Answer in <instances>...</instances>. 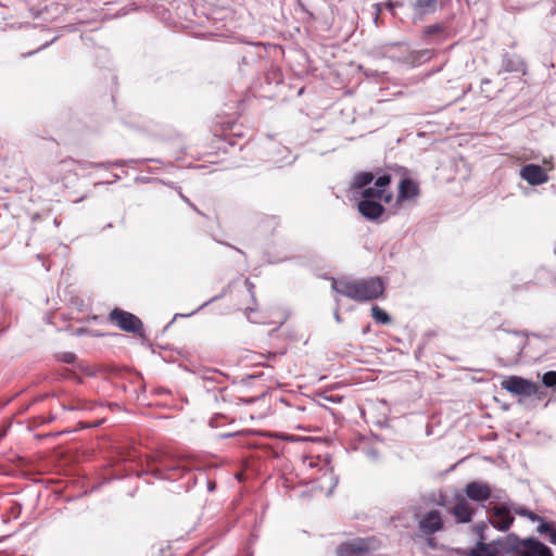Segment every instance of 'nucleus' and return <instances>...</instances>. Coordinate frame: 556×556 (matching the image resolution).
Listing matches in <instances>:
<instances>
[{
  "label": "nucleus",
  "instance_id": "obj_40",
  "mask_svg": "<svg viewBox=\"0 0 556 556\" xmlns=\"http://www.w3.org/2000/svg\"><path fill=\"white\" fill-rule=\"evenodd\" d=\"M226 247L231 248V249H235V245H231V244H229V243H226Z\"/></svg>",
  "mask_w": 556,
  "mask_h": 556
},
{
  "label": "nucleus",
  "instance_id": "obj_18",
  "mask_svg": "<svg viewBox=\"0 0 556 556\" xmlns=\"http://www.w3.org/2000/svg\"><path fill=\"white\" fill-rule=\"evenodd\" d=\"M446 30L447 26L445 24L435 23L424 28L422 38L428 43L432 42L431 37L433 36H441L442 39H444V34L446 33Z\"/></svg>",
  "mask_w": 556,
  "mask_h": 556
},
{
  "label": "nucleus",
  "instance_id": "obj_43",
  "mask_svg": "<svg viewBox=\"0 0 556 556\" xmlns=\"http://www.w3.org/2000/svg\"><path fill=\"white\" fill-rule=\"evenodd\" d=\"M216 299H218V296L212 298L210 302L215 301Z\"/></svg>",
  "mask_w": 556,
  "mask_h": 556
},
{
  "label": "nucleus",
  "instance_id": "obj_3",
  "mask_svg": "<svg viewBox=\"0 0 556 556\" xmlns=\"http://www.w3.org/2000/svg\"><path fill=\"white\" fill-rule=\"evenodd\" d=\"M526 539H520L515 533L494 540L490 543L478 542L470 549L469 556H506L525 547Z\"/></svg>",
  "mask_w": 556,
  "mask_h": 556
},
{
  "label": "nucleus",
  "instance_id": "obj_21",
  "mask_svg": "<svg viewBox=\"0 0 556 556\" xmlns=\"http://www.w3.org/2000/svg\"><path fill=\"white\" fill-rule=\"evenodd\" d=\"M371 316L379 324L387 325L391 323V317L389 314L377 305L372 306Z\"/></svg>",
  "mask_w": 556,
  "mask_h": 556
},
{
  "label": "nucleus",
  "instance_id": "obj_2",
  "mask_svg": "<svg viewBox=\"0 0 556 556\" xmlns=\"http://www.w3.org/2000/svg\"><path fill=\"white\" fill-rule=\"evenodd\" d=\"M332 289L356 302H366L380 298L384 286L379 277L355 280H333Z\"/></svg>",
  "mask_w": 556,
  "mask_h": 556
},
{
  "label": "nucleus",
  "instance_id": "obj_24",
  "mask_svg": "<svg viewBox=\"0 0 556 556\" xmlns=\"http://www.w3.org/2000/svg\"><path fill=\"white\" fill-rule=\"evenodd\" d=\"M490 500H492L493 502H496L498 504L509 501L507 498L506 492L501 489H494V490L492 489V496Z\"/></svg>",
  "mask_w": 556,
  "mask_h": 556
},
{
  "label": "nucleus",
  "instance_id": "obj_9",
  "mask_svg": "<svg viewBox=\"0 0 556 556\" xmlns=\"http://www.w3.org/2000/svg\"><path fill=\"white\" fill-rule=\"evenodd\" d=\"M451 0H410L413 22H421L427 15L434 14L439 7L443 8Z\"/></svg>",
  "mask_w": 556,
  "mask_h": 556
},
{
  "label": "nucleus",
  "instance_id": "obj_23",
  "mask_svg": "<svg viewBox=\"0 0 556 556\" xmlns=\"http://www.w3.org/2000/svg\"><path fill=\"white\" fill-rule=\"evenodd\" d=\"M542 382L546 388H556V371H546L542 377Z\"/></svg>",
  "mask_w": 556,
  "mask_h": 556
},
{
  "label": "nucleus",
  "instance_id": "obj_28",
  "mask_svg": "<svg viewBox=\"0 0 556 556\" xmlns=\"http://www.w3.org/2000/svg\"><path fill=\"white\" fill-rule=\"evenodd\" d=\"M488 529V526L484 523V522H481V523H477L473 528L475 532L478 534L480 541L479 542H484L485 540V536H484V531Z\"/></svg>",
  "mask_w": 556,
  "mask_h": 556
},
{
  "label": "nucleus",
  "instance_id": "obj_7",
  "mask_svg": "<svg viewBox=\"0 0 556 556\" xmlns=\"http://www.w3.org/2000/svg\"><path fill=\"white\" fill-rule=\"evenodd\" d=\"M515 520L509 510V501L497 504L489 509L488 521L500 531H507Z\"/></svg>",
  "mask_w": 556,
  "mask_h": 556
},
{
  "label": "nucleus",
  "instance_id": "obj_33",
  "mask_svg": "<svg viewBox=\"0 0 556 556\" xmlns=\"http://www.w3.org/2000/svg\"><path fill=\"white\" fill-rule=\"evenodd\" d=\"M245 286L248 287V291L250 292L252 299H254L255 298L254 285L249 279H247L245 280Z\"/></svg>",
  "mask_w": 556,
  "mask_h": 556
},
{
  "label": "nucleus",
  "instance_id": "obj_34",
  "mask_svg": "<svg viewBox=\"0 0 556 556\" xmlns=\"http://www.w3.org/2000/svg\"><path fill=\"white\" fill-rule=\"evenodd\" d=\"M367 456L372 458V459H378L379 454H378L377 450L370 448V450L367 451Z\"/></svg>",
  "mask_w": 556,
  "mask_h": 556
},
{
  "label": "nucleus",
  "instance_id": "obj_37",
  "mask_svg": "<svg viewBox=\"0 0 556 556\" xmlns=\"http://www.w3.org/2000/svg\"><path fill=\"white\" fill-rule=\"evenodd\" d=\"M489 83H490V80H489V79H483V80H482V84H489Z\"/></svg>",
  "mask_w": 556,
  "mask_h": 556
},
{
  "label": "nucleus",
  "instance_id": "obj_11",
  "mask_svg": "<svg viewBox=\"0 0 556 556\" xmlns=\"http://www.w3.org/2000/svg\"><path fill=\"white\" fill-rule=\"evenodd\" d=\"M464 492L470 501L483 503L492 496V488L486 482L471 481L465 485Z\"/></svg>",
  "mask_w": 556,
  "mask_h": 556
},
{
  "label": "nucleus",
  "instance_id": "obj_22",
  "mask_svg": "<svg viewBox=\"0 0 556 556\" xmlns=\"http://www.w3.org/2000/svg\"><path fill=\"white\" fill-rule=\"evenodd\" d=\"M538 532L541 534H548L549 542L556 545V528L551 523L542 521L538 527Z\"/></svg>",
  "mask_w": 556,
  "mask_h": 556
},
{
  "label": "nucleus",
  "instance_id": "obj_31",
  "mask_svg": "<svg viewBox=\"0 0 556 556\" xmlns=\"http://www.w3.org/2000/svg\"><path fill=\"white\" fill-rule=\"evenodd\" d=\"M526 517L532 521H539L540 523H542V521H545L542 517H540L539 515L531 510L528 511V515H526Z\"/></svg>",
  "mask_w": 556,
  "mask_h": 556
},
{
  "label": "nucleus",
  "instance_id": "obj_13",
  "mask_svg": "<svg viewBox=\"0 0 556 556\" xmlns=\"http://www.w3.org/2000/svg\"><path fill=\"white\" fill-rule=\"evenodd\" d=\"M420 194L419 186L410 178H403L399 186V193L394 207L399 208L402 202L414 201Z\"/></svg>",
  "mask_w": 556,
  "mask_h": 556
},
{
  "label": "nucleus",
  "instance_id": "obj_19",
  "mask_svg": "<svg viewBox=\"0 0 556 556\" xmlns=\"http://www.w3.org/2000/svg\"><path fill=\"white\" fill-rule=\"evenodd\" d=\"M507 344L513 346V352L516 355L521 354L525 346V339L518 331H514L511 334L507 333V338L505 340Z\"/></svg>",
  "mask_w": 556,
  "mask_h": 556
},
{
  "label": "nucleus",
  "instance_id": "obj_12",
  "mask_svg": "<svg viewBox=\"0 0 556 556\" xmlns=\"http://www.w3.org/2000/svg\"><path fill=\"white\" fill-rule=\"evenodd\" d=\"M506 556H554L552 549L535 538H527L525 547Z\"/></svg>",
  "mask_w": 556,
  "mask_h": 556
},
{
  "label": "nucleus",
  "instance_id": "obj_16",
  "mask_svg": "<svg viewBox=\"0 0 556 556\" xmlns=\"http://www.w3.org/2000/svg\"><path fill=\"white\" fill-rule=\"evenodd\" d=\"M357 210L368 220H377L386 211L381 201L375 200H358Z\"/></svg>",
  "mask_w": 556,
  "mask_h": 556
},
{
  "label": "nucleus",
  "instance_id": "obj_5",
  "mask_svg": "<svg viewBox=\"0 0 556 556\" xmlns=\"http://www.w3.org/2000/svg\"><path fill=\"white\" fill-rule=\"evenodd\" d=\"M444 521L442 514L438 509H431L426 513L418 521V531L422 536H431L434 533L443 530ZM433 538H428L429 546H433Z\"/></svg>",
  "mask_w": 556,
  "mask_h": 556
},
{
  "label": "nucleus",
  "instance_id": "obj_4",
  "mask_svg": "<svg viewBox=\"0 0 556 556\" xmlns=\"http://www.w3.org/2000/svg\"><path fill=\"white\" fill-rule=\"evenodd\" d=\"M526 539H520L515 533L494 540L490 543L478 542L470 549L469 556H506L525 547Z\"/></svg>",
  "mask_w": 556,
  "mask_h": 556
},
{
  "label": "nucleus",
  "instance_id": "obj_35",
  "mask_svg": "<svg viewBox=\"0 0 556 556\" xmlns=\"http://www.w3.org/2000/svg\"><path fill=\"white\" fill-rule=\"evenodd\" d=\"M334 319L337 320V323H341L342 320L338 309L334 312Z\"/></svg>",
  "mask_w": 556,
  "mask_h": 556
},
{
  "label": "nucleus",
  "instance_id": "obj_10",
  "mask_svg": "<svg viewBox=\"0 0 556 556\" xmlns=\"http://www.w3.org/2000/svg\"><path fill=\"white\" fill-rule=\"evenodd\" d=\"M185 471L186 467L179 460L163 459L152 472L159 479L177 480Z\"/></svg>",
  "mask_w": 556,
  "mask_h": 556
},
{
  "label": "nucleus",
  "instance_id": "obj_15",
  "mask_svg": "<svg viewBox=\"0 0 556 556\" xmlns=\"http://www.w3.org/2000/svg\"><path fill=\"white\" fill-rule=\"evenodd\" d=\"M475 509L467 502L463 495L455 496V504L451 508V514L455 517L458 523H467L472 520Z\"/></svg>",
  "mask_w": 556,
  "mask_h": 556
},
{
  "label": "nucleus",
  "instance_id": "obj_38",
  "mask_svg": "<svg viewBox=\"0 0 556 556\" xmlns=\"http://www.w3.org/2000/svg\"><path fill=\"white\" fill-rule=\"evenodd\" d=\"M226 247L231 248V249H235V245H231V244H229V243H226Z\"/></svg>",
  "mask_w": 556,
  "mask_h": 556
},
{
  "label": "nucleus",
  "instance_id": "obj_25",
  "mask_svg": "<svg viewBox=\"0 0 556 556\" xmlns=\"http://www.w3.org/2000/svg\"><path fill=\"white\" fill-rule=\"evenodd\" d=\"M519 65L520 66L522 65V63L519 60L514 61V60L507 59L504 61V70L506 72H517L520 70Z\"/></svg>",
  "mask_w": 556,
  "mask_h": 556
},
{
  "label": "nucleus",
  "instance_id": "obj_26",
  "mask_svg": "<svg viewBox=\"0 0 556 556\" xmlns=\"http://www.w3.org/2000/svg\"><path fill=\"white\" fill-rule=\"evenodd\" d=\"M76 165H78V162L71 157L62 160L59 163V166L61 167L62 170H68V172L74 170Z\"/></svg>",
  "mask_w": 556,
  "mask_h": 556
},
{
  "label": "nucleus",
  "instance_id": "obj_36",
  "mask_svg": "<svg viewBox=\"0 0 556 556\" xmlns=\"http://www.w3.org/2000/svg\"><path fill=\"white\" fill-rule=\"evenodd\" d=\"M214 488H215V485H214V484H212V483H210V484H208V490H210V491H213V490H214Z\"/></svg>",
  "mask_w": 556,
  "mask_h": 556
},
{
  "label": "nucleus",
  "instance_id": "obj_20",
  "mask_svg": "<svg viewBox=\"0 0 556 556\" xmlns=\"http://www.w3.org/2000/svg\"><path fill=\"white\" fill-rule=\"evenodd\" d=\"M400 49H402V46L399 43L388 45L382 48V50H383L382 55L386 58L392 59L394 61H397V62L414 63V61H410V58H404L401 55H396L394 53L395 50H400Z\"/></svg>",
  "mask_w": 556,
  "mask_h": 556
},
{
  "label": "nucleus",
  "instance_id": "obj_39",
  "mask_svg": "<svg viewBox=\"0 0 556 556\" xmlns=\"http://www.w3.org/2000/svg\"><path fill=\"white\" fill-rule=\"evenodd\" d=\"M226 247L231 248V249H235V245H231V244H229V243H226Z\"/></svg>",
  "mask_w": 556,
  "mask_h": 556
},
{
  "label": "nucleus",
  "instance_id": "obj_8",
  "mask_svg": "<svg viewBox=\"0 0 556 556\" xmlns=\"http://www.w3.org/2000/svg\"><path fill=\"white\" fill-rule=\"evenodd\" d=\"M110 320L127 332L138 333L143 328V324L140 318L121 308H114L110 313Z\"/></svg>",
  "mask_w": 556,
  "mask_h": 556
},
{
  "label": "nucleus",
  "instance_id": "obj_32",
  "mask_svg": "<svg viewBox=\"0 0 556 556\" xmlns=\"http://www.w3.org/2000/svg\"><path fill=\"white\" fill-rule=\"evenodd\" d=\"M180 197L192 210L202 215L201 211L187 197H185L182 193H180Z\"/></svg>",
  "mask_w": 556,
  "mask_h": 556
},
{
  "label": "nucleus",
  "instance_id": "obj_30",
  "mask_svg": "<svg viewBox=\"0 0 556 556\" xmlns=\"http://www.w3.org/2000/svg\"><path fill=\"white\" fill-rule=\"evenodd\" d=\"M124 165V161H117V162H114V163H90V166H94V167H108V166H123Z\"/></svg>",
  "mask_w": 556,
  "mask_h": 556
},
{
  "label": "nucleus",
  "instance_id": "obj_41",
  "mask_svg": "<svg viewBox=\"0 0 556 556\" xmlns=\"http://www.w3.org/2000/svg\"><path fill=\"white\" fill-rule=\"evenodd\" d=\"M368 330H369V326H367V328L364 329L363 333H366Z\"/></svg>",
  "mask_w": 556,
  "mask_h": 556
},
{
  "label": "nucleus",
  "instance_id": "obj_42",
  "mask_svg": "<svg viewBox=\"0 0 556 556\" xmlns=\"http://www.w3.org/2000/svg\"><path fill=\"white\" fill-rule=\"evenodd\" d=\"M48 45H49V43L42 45V46L39 48V50H40V49H42V48H46Z\"/></svg>",
  "mask_w": 556,
  "mask_h": 556
},
{
  "label": "nucleus",
  "instance_id": "obj_6",
  "mask_svg": "<svg viewBox=\"0 0 556 556\" xmlns=\"http://www.w3.org/2000/svg\"><path fill=\"white\" fill-rule=\"evenodd\" d=\"M501 386L509 393L522 396L536 395L540 391V387L538 384L518 376L507 377L502 381Z\"/></svg>",
  "mask_w": 556,
  "mask_h": 556
},
{
  "label": "nucleus",
  "instance_id": "obj_27",
  "mask_svg": "<svg viewBox=\"0 0 556 556\" xmlns=\"http://www.w3.org/2000/svg\"><path fill=\"white\" fill-rule=\"evenodd\" d=\"M509 510H510L511 515L515 513L522 517H526V515H528V511H529V509H527L522 506H519L518 504H516L511 501H509Z\"/></svg>",
  "mask_w": 556,
  "mask_h": 556
},
{
  "label": "nucleus",
  "instance_id": "obj_1",
  "mask_svg": "<svg viewBox=\"0 0 556 556\" xmlns=\"http://www.w3.org/2000/svg\"><path fill=\"white\" fill-rule=\"evenodd\" d=\"M390 184L391 175L389 174H382L376 178L371 172H361L354 176L351 190L354 198L358 200L383 201L389 204L393 200V194L387 192Z\"/></svg>",
  "mask_w": 556,
  "mask_h": 556
},
{
  "label": "nucleus",
  "instance_id": "obj_14",
  "mask_svg": "<svg viewBox=\"0 0 556 556\" xmlns=\"http://www.w3.org/2000/svg\"><path fill=\"white\" fill-rule=\"evenodd\" d=\"M520 177L531 186H539L548 180V175L538 164L523 165L520 169Z\"/></svg>",
  "mask_w": 556,
  "mask_h": 556
},
{
  "label": "nucleus",
  "instance_id": "obj_17",
  "mask_svg": "<svg viewBox=\"0 0 556 556\" xmlns=\"http://www.w3.org/2000/svg\"><path fill=\"white\" fill-rule=\"evenodd\" d=\"M368 552V546L363 540L342 543L337 551L339 556H367Z\"/></svg>",
  "mask_w": 556,
  "mask_h": 556
},
{
  "label": "nucleus",
  "instance_id": "obj_29",
  "mask_svg": "<svg viewBox=\"0 0 556 556\" xmlns=\"http://www.w3.org/2000/svg\"><path fill=\"white\" fill-rule=\"evenodd\" d=\"M59 359L63 363H66V364H73L76 359V355L74 353H71V352H65V353H62L60 356H59Z\"/></svg>",
  "mask_w": 556,
  "mask_h": 556
}]
</instances>
